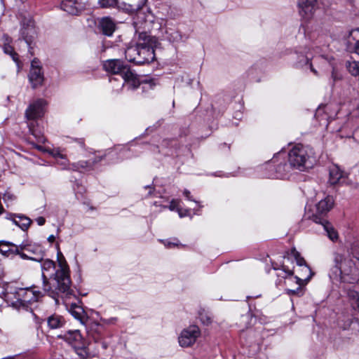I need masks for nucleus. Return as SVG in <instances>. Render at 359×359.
Returning <instances> with one entry per match:
<instances>
[{
	"mask_svg": "<svg viewBox=\"0 0 359 359\" xmlns=\"http://www.w3.org/2000/svg\"><path fill=\"white\" fill-rule=\"evenodd\" d=\"M57 269L55 262L50 259H45L42 262L41 271L43 290L54 293L48 283V280H52L55 290L61 294L62 297L69 298L73 292L71 289L72 281L69 267L61 251H57Z\"/></svg>",
	"mask_w": 359,
	"mask_h": 359,
	"instance_id": "1",
	"label": "nucleus"
},
{
	"mask_svg": "<svg viewBox=\"0 0 359 359\" xmlns=\"http://www.w3.org/2000/svg\"><path fill=\"white\" fill-rule=\"evenodd\" d=\"M332 273L335 278H339L342 282L355 284L359 281V269L353 260L341 255H335Z\"/></svg>",
	"mask_w": 359,
	"mask_h": 359,
	"instance_id": "2",
	"label": "nucleus"
},
{
	"mask_svg": "<svg viewBox=\"0 0 359 359\" xmlns=\"http://www.w3.org/2000/svg\"><path fill=\"white\" fill-rule=\"evenodd\" d=\"M104 70L121 77V87L126 84L129 88L135 89L140 85V82L135 74L130 68L118 59L106 60L103 64Z\"/></svg>",
	"mask_w": 359,
	"mask_h": 359,
	"instance_id": "3",
	"label": "nucleus"
},
{
	"mask_svg": "<svg viewBox=\"0 0 359 359\" xmlns=\"http://www.w3.org/2000/svg\"><path fill=\"white\" fill-rule=\"evenodd\" d=\"M316 159L312 148L302 144H297L288 154L290 165L300 171H304L313 167Z\"/></svg>",
	"mask_w": 359,
	"mask_h": 359,
	"instance_id": "4",
	"label": "nucleus"
},
{
	"mask_svg": "<svg viewBox=\"0 0 359 359\" xmlns=\"http://www.w3.org/2000/svg\"><path fill=\"white\" fill-rule=\"evenodd\" d=\"M39 297V292L30 288H17L11 292V304L13 307L20 310L27 311L29 304L36 302ZM8 298H10L8 296Z\"/></svg>",
	"mask_w": 359,
	"mask_h": 359,
	"instance_id": "5",
	"label": "nucleus"
},
{
	"mask_svg": "<svg viewBox=\"0 0 359 359\" xmlns=\"http://www.w3.org/2000/svg\"><path fill=\"white\" fill-rule=\"evenodd\" d=\"M156 39L145 33H142L139 37V57L137 65L149 63L155 60L154 48L156 46Z\"/></svg>",
	"mask_w": 359,
	"mask_h": 359,
	"instance_id": "6",
	"label": "nucleus"
},
{
	"mask_svg": "<svg viewBox=\"0 0 359 359\" xmlns=\"http://www.w3.org/2000/svg\"><path fill=\"white\" fill-rule=\"evenodd\" d=\"M283 267V273L285 275L283 276L281 273H278V276H282L287 280H295L297 284L299 285L296 290H287L288 294H294L299 292H302L301 286L304 284L307 283L313 276L311 268L308 265H304L299 267L297 271L298 276L293 277V271L286 270L285 266Z\"/></svg>",
	"mask_w": 359,
	"mask_h": 359,
	"instance_id": "7",
	"label": "nucleus"
},
{
	"mask_svg": "<svg viewBox=\"0 0 359 359\" xmlns=\"http://www.w3.org/2000/svg\"><path fill=\"white\" fill-rule=\"evenodd\" d=\"M334 204L333 198L331 196H327L324 199L320 201L315 207V209L311 216L310 219L316 224L327 221L326 215L327 212L332 209Z\"/></svg>",
	"mask_w": 359,
	"mask_h": 359,
	"instance_id": "8",
	"label": "nucleus"
},
{
	"mask_svg": "<svg viewBox=\"0 0 359 359\" xmlns=\"http://www.w3.org/2000/svg\"><path fill=\"white\" fill-rule=\"evenodd\" d=\"M154 18L150 11H147V13L139 11L136 14L133 20V26L135 32L139 33V37H140L142 33L147 34V31L151 28Z\"/></svg>",
	"mask_w": 359,
	"mask_h": 359,
	"instance_id": "9",
	"label": "nucleus"
},
{
	"mask_svg": "<svg viewBox=\"0 0 359 359\" xmlns=\"http://www.w3.org/2000/svg\"><path fill=\"white\" fill-rule=\"evenodd\" d=\"M21 36L27 44L29 48H30V46L36 36V31L32 18L29 15L24 16L21 20Z\"/></svg>",
	"mask_w": 359,
	"mask_h": 359,
	"instance_id": "10",
	"label": "nucleus"
},
{
	"mask_svg": "<svg viewBox=\"0 0 359 359\" xmlns=\"http://www.w3.org/2000/svg\"><path fill=\"white\" fill-rule=\"evenodd\" d=\"M200 335L201 331L198 327L190 325L182 331L179 337V344L182 347L191 346L196 341Z\"/></svg>",
	"mask_w": 359,
	"mask_h": 359,
	"instance_id": "11",
	"label": "nucleus"
},
{
	"mask_svg": "<svg viewBox=\"0 0 359 359\" xmlns=\"http://www.w3.org/2000/svg\"><path fill=\"white\" fill-rule=\"evenodd\" d=\"M310 56H311V54L309 53V49L307 48L297 50L294 54V57L297 60L294 63V65L297 68L308 67L316 76H320V74L318 71L313 67V64L310 62Z\"/></svg>",
	"mask_w": 359,
	"mask_h": 359,
	"instance_id": "12",
	"label": "nucleus"
},
{
	"mask_svg": "<svg viewBox=\"0 0 359 359\" xmlns=\"http://www.w3.org/2000/svg\"><path fill=\"white\" fill-rule=\"evenodd\" d=\"M29 80L34 88L41 86L43 81V74L41 71V67L39 65V62L36 59H34L32 61Z\"/></svg>",
	"mask_w": 359,
	"mask_h": 359,
	"instance_id": "13",
	"label": "nucleus"
},
{
	"mask_svg": "<svg viewBox=\"0 0 359 359\" xmlns=\"http://www.w3.org/2000/svg\"><path fill=\"white\" fill-rule=\"evenodd\" d=\"M329 174V182L332 185L337 184H351V182L347 179V176L345 173L336 165H332L330 167Z\"/></svg>",
	"mask_w": 359,
	"mask_h": 359,
	"instance_id": "14",
	"label": "nucleus"
},
{
	"mask_svg": "<svg viewBox=\"0 0 359 359\" xmlns=\"http://www.w3.org/2000/svg\"><path fill=\"white\" fill-rule=\"evenodd\" d=\"M85 6L83 0H64L61 4V8L72 15L79 14Z\"/></svg>",
	"mask_w": 359,
	"mask_h": 359,
	"instance_id": "15",
	"label": "nucleus"
},
{
	"mask_svg": "<svg viewBox=\"0 0 359 359\" xmlns=\"http://www.w3.org/2000/svg\"><path fill=\"white\" fill-rule=\"evenodd\" d=\"M46 102L42 99L37 100L31 104L26 110V117L29 120H33L41 116L43 114V108Z\"/></svg>",
	"mask_w": 359,
	"mask_h": 359,
	"instance_id": "16",
	"label": "nucleus"
},
{
	"mask_svg": "<svg viewBox=\"0 0 359 359\" xmlns=\"http://www.w3.org/2000/svg\"><path fill=\"white\" fill-rule=\"evenodd\" d=\"M115 22L109 17H104L98 20L97 29L102 34L111 36L116 30Z\"/></svg>",
	"mask_w": 359,
	"mask_h": 359,
	"instance_id": "17",
	"label": "nucleus"
},
{
	"mask_svg": "<svg viewBox=\"0 0 359 359\" xmlns=\"http://www.w3.org/2000/svg\"><path fill=\"white\" fill-rule=\"evenodd\" d=\"M147 0H119L118 8L128 13L138 11L146 4Z\"/></svg>",
	"mask_w": 359,
	"mask_h": 359,
	"instance_id": "18",
	"label": "nucleus"
},
{
	"mask_svg": "<svg viewBox=\"0 0 359 359\" xmlns=\"http://www.w3.org/2000/svg\"><path fill=\"white\" fill-rule=\"evenodd\" d=\"M316 0H298L299 14L304 18H310L316 9Z\"/></svg>",
	"mask_w": 359,
	"mask_h": 359,
	"instance_id": "19",
	"label": "nucleus"
},
{
	"mask_svg": "<svg viewBox=\"0 0 359 359\" xmlns=\"http://www.w3.org/2000/svg\"><path fill=\"white\" fill-rule=\"evenodd\" d=\"M312 63L321 71H327L334 65L332 58H328L324 55L314 56L312 57Z\"/></svg>",
	"mask_w": 359,
	"mask_h": 359,
	"instance_id": "20",
	"label": "nucleus"
},
{
	"mask_svg": "<svg viewBox=\"0 0 359 359\" xmlns=\"http://www.w3.org/2000/svg\"><path fill=\"white\" fill-rule=\"evenodd\" d=\"M60 338L63 339L74 348L75 344H82L83 339L79 330H72L65 333L63 335H59Z\"/></svg>",
	"mask_w": 359,
	"mask_h": 359,
	"instance_id": "21",
	"label": "nucleus"
},
{
	"mask_svg": "<svg viewBox=\"0 0 359 359\" xmlns=\"http://www.w3.org/2000/svg\"><path fill=\"white\" fill-rule=\"evenodd\" d=\"M0 252L6 257H11L19 253V246L9 242L0 241Z\"/></svg>",
	"mask_w": 359,
	"mask_h": 359,
	"instance_id": "22",
	"label": "nucleus"
},
{
	"mask_svg": "<svg viewBox=\"0 0 359 359\" xmlns=\"http://www.w3.org/2000/svg\"><path fill=\"white\" fill-rule=\"evenodd\" d=\"M13 217V223L23 231H26L32 222L31 219L22 215H14Z\"/></svg>",
	"mask_w": 359,
	"mask_h": 359,
	"instance_id": "23",
	"label": "nucleus"
},
{
	"mask_svg": "<svg viewBox=\"0 0 359 359\" xmlns=\"http://www.w3.org/2000/svg\"><path fill=\"white\" fill-rule=\"evenodd\" d=\"M126 58L130 62L137 64L139 57V41L135 46L128 47L125 51Z\"/></svg>",
	"mask_w": 359,
	"mask_h": 359,
	"instance_id": "24",
	"label": "nucleus"
},
{
	"mask_svg": "<svg viewBox=\"0 0 359 359\" xmlns=\"http://www.w3.org/2000/svg\"><path fill=\"white\" fill-rule=\"evenodd\" d=\"M69 311L76 319L81 322V324H85L86 320V316L84 310L81 306H79L76 304H72L70 306Z\"/></svg>",
	"mask_w": 359,
	"mask_h": 359,
	"instance_id": "25",
	"label": "nucleus"
},
{
	"mask_svg": "<svg viewBox=\"0 0 359 359\" xmlns=\"http://www.w3.org/2000/svg\"><path fill=\"white\" fill-rule=\"evenodd\" d=\"M65 323L64 318L59 315H52L48 318V325L50 329L62 327Z\"/></svg>",
	"mask_w": 359,
	"mask_h": 359,
	"instance_id": "26",
	"label": "nucleus"
},
{
	"mask_svg": "<svg viewBox=\"0 0 359 359\" xmlns=\"http://www.w3.org/2000/svg\"><path fill=\"white\" fill-rule=\"evenodd\" d=\"M347 297L351 306L359 312V292L349 289L347 290Z\"/></svg>",
	"mask_w": 359,
	"mask_h": 359,
	"instance_id": "27",
	"label": "nucleus"
},
{
	"mask_svg": "<svg viewBox=\"0 0 359 359\" xmlns=\"http://www.w3.org/2000/svg\"><path fill=\"white\" fill-rule=\"evenodd\" d=\"M287 165L285 163H280L277 165L274 172L268 174L266 177L269 178H283L287 175Z\"/></svg>",
	"mask_w": 359,
	"mask_h": 359,
	"instance_id": "28",
	"label": "nucleus"
},
{
	"mask_svg": "<svg viewBox=\"0 0 359 359\" xmlns=\"http://www.w3.org/2000/svg\"><path fill=\"white\" fill-rule=\"evenodd\" d=\"M93 167V163L88 159V161H80L72 163L69 169L74 171H81L82 170H90Z\"/></svg>",
	"mask_w": 359,
	"mask_h": 359,
	"instance_id": "29",
	"label": "nucleus"
},
{
	"mask_svg": "<svg viewBox=\"0 0 359 359\" xmlns=\"http://www.w3.org/2000/svg\"><path fill=\"white\" fill-rule=\"evenodd\" d=\"M74 349L81 359H86L89 355L88 351L83 341H82V344H75Z\"/></svg>",
	"mask_w": 359,
	"mask_h": 359,
	"instance_id": "30",
	"label": "nucleus"
},
{
	"mask_svg": "<svg viewBox=\"0 0 359 359\" xmlns=\"http://www.w3.org/2000/svg\"><path fill=\"white\" fill-rule=\"evenodd\" d=\"M320 224L322 226L323 229L327 233L328 237L332 241H334L338 238V234L337 231L332 228V226L328 222V221L322 222Z\"/></svg>",
	"mask_w": 359,
	"mask_h": 359,
	"instance_id": "31",
	"label": "nucleus"
},
{
	"mask_svg": "<svg viewBox=\"0 0 359 359\" xmlns=\"http://www.w3.org/2000/svg\"><path fill=\"white\" fill-rule=\"evenodd\" d=\"M4 52L6 54L11 55L13 60L17 64V65L18 67L20 66L18 55L14 51L13 48L11 46L8 44H5L4 46Z\"/></svg>",
	"mask_w": 359,
	"mask_h": 359,
	"instance_id": "32",
	"label": "nucleus"
},
{
	"mask_svg": "<svg viewBox=\"0 0 359 359\" xmlns=\"http://www.w3.org/2000/svg\"><path fill=\"white\" fill-rule=\"evenodd\" d=\"M330 69H332L330 85L334 86L337 81L342 79V75L336 68L335 64Z\"/></svg>",
	"mask_w": 359,
	"mask_h": 359,
	"instance_id": "33",
	"label": "nucleus"
},
{
	"mask_svg": "<svg viewBox=\"0 0 359 359\" xmlns=\"http://www.w3.org/2000/svg\"><path fill=\"white\" fill-rule=\"evenodd\" d=\"M346 67L353 76H359V62H347Z\"/></svg>",
	"mask_w": 359,
	"mask_h": 359,
	"instance_id": "34",
	"label": "nucleus"
},
{
	"mask_svg": "<svg viewBox=\"0 0 359 359\" xmlns=\"http://www.w3.org/2000/svg\"><path fill=\"white\" fill-rule=\"evenodd\" d=\"M291 255L294 258L299 268L302 267L304 265H307L304 257H302L301 256L300 253L298 251H297L295 249H293L292 250Z\"/></svg>",
	"mask_w": 359,
	"mask_h": 359,
	"instance_id": "35",
	"label": "nucleus"
},
{
	"mask_svg": "<svg viewBox=\"0 0 359 359\" xmlns=\"http://www.w3.org/2000/svg\"><path fill=\"white\" fill-rule=\"evenodd\" d=\"M119 0H99V3L102 7L108 8L117 6L118 7Z\"/></svg>",
	"mask_w": 359,
	"mask_h": 359,
	"instance_id": "36",
	"label": "nucleus"
},
{
	"mask_svg": "<svg viewBox=\"0 0 359 359\" xmlns=\"http://www.w3.org/2000/svg\"><path fill=\"white\" fill-rule=\"evenodd\" d=\"M30 246H19V253H18L17 255H19L22 259H32V260H36V259L35 258H32V257H30L29 256H27V255H25V253L23 252H21L20 251L21 250H30Z\"/></svg>",
	"mask_w": 359,
	"mask_h": 359,
	"instance_id": "37",
	"label": "nucleus"
},
{
	"mask_svg": "<svg viewBox=\"0 0 359 359\" xmlns=\"http://www.w3.org/2000/svg\"><path fill=\"white\" fill-rule=\"evenodd\" d=\"M200 320L205 325H208L211 323L212 320L210 316H208L206 313H200Z\"/></svg>",
	"mask_w": 359,
	"mask_h": 359,
	"instance_id": "38",
	"label": "nucleus"
},
{
	"mask_svg": "<svg viewBox=\"0 0 359 359\" xmlns=\"http://www.w3.org/2000/svg\"><path fill=\"white\" fill-rule=\"evenodd\" d=\"M179 203H180L179 201L172 200L169 205V209L170 210H172V211L176 210L177 212V210L180 208L179 206Z\"/></svg>",
	"mask_w": 359,
	"mask_h": 359,
	"instance_id": "39",
	"label": "nucleus"
},
{
	"mask_svg": "<svg viewBox=\"0 0 359 359\" xmlns=\"http://www.w3.org/2000/svg\"><path fill=\"white\" fill-rule=\"evenodd\" d=\"M352 254L353 257L358 261L359 262V246H354L352 249Z\"/></svg>",
	"mask_w": 359,
	"mask_h": 359,
	"instance_id": "40",
	"label": "nucleus"
},
{
	"mask_svg": "<svg viewBox=\"0 0 359 359\" xmlns=\"http://www.w3.org/2000/svg\"><path fill=\"white\" fill-rule=\"evenodd\" d=\"M102 159V156H94L93 158H90L89 160L91 161V163H93V165L97 163H99L100 161H101Z\"/></svg>",
	"mask_w": 359,
	"mask_h": 359,
	"instance_id": "41",
	"label": "nucleus"
},
{
	"mask_svg": "<svg viewBox=\"0 0 359 359\" xmlns=\"http://www.w3.org/2000/svg\"><path fill=\"white\" fill-rule=\"evenodd\" d=\"M57 163L59 164V165H63L65 167H66L68 164V160L66 158V157L65 156V159H58L57 161Z\"/></svg>",
	"mask_w": 359,
	"mask_h": 359,
	"instance_id": "42",
	"label": "nucleus"
},
{
	"mask_svg": "<svg viewBox=\"0 0 359 359\" xmlns=\"http://www.w3.org/2000/svg\"><path fill=\"white\" fill-rule=\"evenodd\" d=\"M36 222H37L38 225L43 226L46 222V219L43 217H39L36 219Z\"/></svg>",
	"mask_w": 359,
	"mask_h": 359,
	"instance_id": "43",
	"label": "nucleus"
},
{
	"mask_svg": "<svg viewBox=\"0 0 359 359\" xmlns=\"http://www.w3.org/2000/svg\"><path fill=\"white\" fill-rule=\"evenodd\" d=\"M53 155L54 158H56V161H57L60 158L65 159V156L63 154H60L59 151L54 152Z\"/></svg>",
	"mask_w": 359,
	"mask_h": 359,
	"instance_id": "44",
	"label": "nucleus"
},
{
	"mask_svg": "<svg viewBox=\"0 0 359 359\" xmlns=\"http://www.w3.org/2000/svg\"><path fill=\"white\" fill-rule=\"evenodd\" d=\"M15 199V196L13 194H5L4 196V200L6 201L7 200L13 201Z\"/></svg>",
	"mask_w": 359,
	"mask_h": 359,
	"instance_id": "45",
	"label": "nucleus"
},
{
	"mask_svg": "<svg viewBox=\"0 0 359 359\" xmlns=\"http://www.w3.org/2000/svg\"><path fill=\"white\" fill-rule=\"evenodd\" d=\"M177 212L179 214V216L180 217H184L185 216L187 215V213H188V210H184L183 211L181 208H180L178 210H177Z\"/></svg>",
	"mask_w": 359,
	"mask_h": 359,
	"instance_id": "46",
	"label": "nucleus"
},
{
	"mask_svg": "<svg viewBox=\"0 0 359 359\" xmlns=\"http://www.w3.org/2000/svg\"><path fill=\"white\" fill-rule=\"evenodd\" d=\"M184 196L189 201H194L192 198H191V193L189 190L187 189H185L184 191Z\"/></svg>",
	"mask_w": 359,
	"mask_h": 359,
	"instance_id": "47",
	"label": "nucleus"
},
{
	"mask_svg": "<svg viewBox=\"0 0 359 359\" xmlns=\"http://www.w3.org/2000/svg\"><path fill=\"white\" fill-rule=\"evenodd\" d=\"M164 245L168 248H171L172 246H175V245H177L176 243H171V242H168V241H165L163 242Z\"/></svg>",
	"mask_w": 359,
	"mask_h": 359,
	"instance_id": "48",
	"label": "nucleus"
},
{
	"mask_svg": "<svg viewBox=\"0 0 359 359\" xmlns=\"http://www.w3.org/2000/svg\"><path fill=\"white\" fill-rule=\"evenodd\" d=\"M55 240V236L54 235H50L48 237V241L49 243H53Z\"/></svg>",
	"mask_w": 359,
	"mask_h": 359,
	"instance_id": "49",
	"label": "nucleus"
},
{
	"mask_svg": "<svg viewBox=\"0 0 359 359\" xmlns=\"http://www.w3.org/2000/svg\"><path fill=\"white\" fill-rule=\"evenodd\" d=\"M355 52L359 55V40L356 41L355 45Z\"/></svg>",
	"mask_w": 359,
	"mask_h": 359,
	"instance_id": "50",
	"label": "nucleus"
},
{
	"mask_svg": "<svg viewBox=\"0 0 359 359\" xmlns=\"http://www.w3.org/2000/svg\"><path fill=\"white\" fill-rule=\"evenodd\" d=\"M267 168L269 169L270 170H274V165H272L271 163H269L267 165Z\"/></svg>",
	"mask_w": 359,
	"mask_h": 359,
	"instance_id": "51",
	"label": "nucleus"
},
{
	"mask_svg": "<svg viewBox=\"0 0 359 359\" xmlns=\"http://www.w3.org/2000/svg\"><path fill=\"white\" fill-rule=\"evenodd\" d=\"M29 131L32 133V134L36 137H38V135L36 134L35 130L29 126Z\"/></svg>",
	"mask_w": 359,
	"mask_h": 359,
	"instance_id": "52",
	"label": "nucleus"
},
{
	"mask_svg": "<svg viewBox=\"0 0 359 359\" xmlns=\"http://www.w3.org/2000/svg\"><path fill=\"white\" fill-rule=\"evenodd\" d=\"M118 81V79H117V78H116V77H111V78H110V79H109V81H110L111 83H112L113 81Z\"/></svg>",
	"mask_w": 359,
	"mask_h": 359,
	"instance_id": "53",
	"label": "nucleus"
},
{
	"mask_svg": "<svg viewBox=\"0 0 359 359\" xmlns=\"http://www.w3.org/2000/svg\"><path fill=\"white\" fill-rule=\"evenodd\" d=\"M146 189H149V194H151V190L153 189V188L150 186H147L145 187Z\"/></svg>",
	"mask_w": 359,
	"mask_h": 359,
	"instance_id": "54",
	"label": "nucleus"
},
{
	"mask_svg": "<svg viewBox=\"0 0 359 359\" xmlns=\"http://www.w3.org/2000/svg\"><path fill=\"white\" fill-rule=\"evenodd\" d=\"M321 112V109H318L316 111V116H318L320 114V113Z\"/></svg>",
	"mask_w": 359,
	"mask_h": 359,
	"instance_id": "55",
	"label": "nucleus"
},
{
	"mask_svg": "<svg viewBox=\"0 0 359 359\" xmlns=\"http://www.w3.org/2000/svg\"><path fill=\"white\" fill-rule=\"evenodd\" d=\"M3 210V207L2 205L0 204V213L2 212Z\"/></svg>",
	"mask_w": 359,
	"mask_h": 359,
	"instance_id": "56",
	"label": "nucleus"
},
{
	"mask_svg": "<svg viewBox=\"0 0 359 359\" xmlns=\"http://www.w3.org/2000/svg\"><path fill=\"white\" fill-rule=\"evenodd\" d=\"M102 346H103L104 348H107V345L104 343L102 344Z\"/></svg>",
	"mask_w": 359,
	"mask_h": 359,
	"instance_id": "57",
	"label": "nucleus"
},
{
	"mask_svg": "<svg viewBox=\"0 0 359 359\" xmlns=\"http://www.w3.org/2000/svg\"><path fill=\"white\" fill-rule=\"evenodd\" d=\"M81 146L83 147V142H81Z\"/></svg>",
	"mask_w": 359,
	"mask_h": 359,
	"instance_id": "58",
	"label": "nucleus"
}]
</instances>
